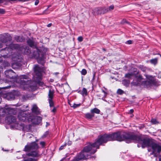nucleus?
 I'll list each match as a JSON object with an SVG mask.
<instances>
[{
    "label": "nucleus",
    "instance_id": "obj_21",
    "mask_svg": "<svg viewBox=\"0 0 161 161\" xmlns=\"http://www.w3.org/2000/svg\"><path fill=\"white\" fill-rule=\"evenodd\" d=\"M90 112L94 116V114H99L100 111L99 109L97 108H94L90 110Z\"/></svg>",
    "mask_w": 161,
    "mask_h": 161
},
{
    "label": "nucleus",
    "instance_id": "obj_17",
    "mask_svg": "<svg viewBox=\"0 0 161 161\" xmlns=\"http://www.w3.org/2000/svg\"><path fill=\"white\" fill-rule=\"evenodd\" d=\"M4 111L5 113H8L9 114H14L15 111L14 108L8 107L5 108Z\"/></svg>",
    "mask_w": 161,
    "mask_h": 161
},
{
    "label": "nucleus",
    "instance_id": "obj_25",
    "mask_svg": "<svg viewBox=\"0 0 161 161\" xmlns=\"http://www.w3.org/2000/svg\"><path fill=\"white\" fill-rule=\"evenodd\" d=\"M28 45L31 47H33L34 46V42L31 39H29L27 42Z\"/></svg>",
    "mask_w": 161,
    "mask_h": 161
},
{
    "label": "nucleus",
    "instance_id": "obj_6",
    "mask_svg": "<svg viewBox=\"0 0 161 161\" xmlns=\"http://www.w3.org/2000/svg\"><path fill=\"white\" fill-rule=\"evenodd\" d=\"M33 55L37 58L38 63L43 64L45 58V53L43 52L41 49L40 50L36 48L33 53Z\"/></svg>",
    "mask_w": 161,
    "mask_h": 161
},
{
    "label": "nucleus",
    "instance_id": "obj_22",
    "mask_svg": "<svg viewBox=\"0 0 161 161\" xmlns=\"http://www.w3.org/2000/svg\"><path fill=\"white\" fill-rule=\"evenodd\" d=\"M78 92L83 96L84 95L86 96L87 95V90L84 87L83 88L82 91L80 90Z\"/></svg>",
    "mask_w": 161,
    "mask_h": 161
},
{
    "label": "nucleus",
    "instance_id": "obj_16",
    "mask_svg": "<svg viewBox=\"0 0 161 161\" xmlns=\"http://www.w3.org/2000/svg\"><path fill=\"white\" fill-rule=\"evenodd\" d=\"M31 110L32 112L36 114H40L39 109L36 104H34L33 105Z\"/></svg>",
    "mask_w": 161,
    "mask_h": 161
},
{
    "label": "nucleus",
    "instance_id": "obj_39",
    "mask_svg": "<svg viewBox=\"0 0 161 161\" xmlns=\"http://www.w3.org/2000/svg\"><path fill=\"white\" fill-rule=\"evenodd\" d=\"M49 132L48 131H46L42 136V137L44 138L46 137L48 134Z\"/></svg>",
    "mask_w": 161,
    "mask_h": 161
},
{
    "label": "nucleus",
    "instance_id": "obj_61",
    "mask_svg": "<svg viewBox=\"0 0 161 161\" xmlns=\"http://www.w3.org/2000/svg\"><path fill=\"white\" fill-rule=\"evenodd\" d=\"M103 50L104 51H106L105 49L104 48H103Z\"/></svg>",
    "mask_w": 161,
    "mask_h": 161
},
{
    "label": "nucleus",
    "instance_id": "obj_1",
    "mask_svg": "<svg viewBox=\"0 0 161 161\" xmlns=\"http://www.w3.org/2000/svg\"><path fill=\"white\" fill-rule=\"evenodd\" d=\"M109 134H104L99 136L96 141L92 144L89 143L84 147L81 152L75 158L73 161H79L81 159H86L90 158L91 154H94L97 151V149L99 148V146L103 143H106L109 140Z\"/></svg>",
    "mask_w": 161,
    "mask_h": 161
},
{
    "label": "nucleus",
    "instance_id": "obj_11",
    "mask_svg": "<svg viewBox=\"0 0 161 161\" xmlns=\"http://www.w3.org/2000/svg\"><path fill=\"white\" fill-rule=\"evenodd\" d=\"M54 91L51 89H50L49 91L48 100L50 107L54 106V102L53 99L54 96Z\"/></svg>",
    "mask_w": 161,
    "mask_h": 161
},
{
    "label": "nucleus",
    "instance_id": "obj_35",
    "mask_svg": "<svg viewBox=\"0 0 161 161\" xmlns=\"http://www.w3.org/2000/svg\"><path fill=\"white\" fill-rule=\"evenodd\" d=\"M40 145L42 147H44L46 146V143L44 141L41 142L40 143Z\"/></svg>",
    "mask_w": 161,
    "mask_h": 161
},
{
    "label": "nucleus",
    "instance_id": "obj_42",
    "mask_svg": "<svg viewBox=\"0 0 161 161\" xmlns=\"http://www.w3.org/2000/svg\"><path fill=\"white\" fill-rule=\"evenodd\" d=\"M132 43V41L131 40H129L128 41H127L126 42V43L128 44H131Z\"/></svg>",
    "mask_w": 161,
    "mask_h": 161
},
{
    "label": "nucleus",
    "instance_id": "obj_13",
    "mask_svg": "<svg viewBox=\"0 0 161 161\" xmlns=\"http://www.w3.org/2000/svg\"><path fill=\"white\" fill-rule=\"evenodd\" d=\"M142 85L144 87L148 88L150 87L153 86H156L157 83H152L151 81L148 80H145L143 81L142 82Z\"/></svg>",
    "mask_w": 161,
    "mask_h": 161
},
{
    "label": "nucleus",
    "instance_id": "obj_57",
    "mask_svg": "<svg viewBox=\"0 0 161 161\" xmlns=\"http://www.w3.org/2000/svg\"><path fill=\"white\" fill-rule=\"evenodd\" d=\"M2 47V44L1 42H0V48H1Z\"/></svg>",
    "mask_w": 161,
    "mask_h": 161
},
{
    "label": "nucleus",
    "instance_id": "obj_33",
    "mask_svg": "<svg viewBox=\"0 0 161 161\" xmlns=\"http://www.w3.org/2000/svg\"><path fill=\"white\" fill-rule=\"evenodd\" d=\"M35 119L36 120V121H42V118L40 116H36L35 117Z\"/></svg>",
    "mask_w": 161,
    "mask_h": 161
},
{
    "label": "nucleus",
    "instance_id": "obj_20",
    "mask_svg": "<svg viewBox=\"0 0 161 161\" xmlns=\"http://www.w3.org/2000/svg\"><path fill=\"white\" fill-rule=\"evenodd\" d=\"M26 114H19L18 117L19 121H30L28 119L26 118Z\"/></svg>",
    "mask_w": 161,
    "mask_h": 161
},
{
    "label": "nucleus",
    "instance_id": "obj_23",
    "mask_svg": "<svg viewBox=\"0 0 161 161\" xmlns=\"http://www.w3.org/2000/svg\"><path fill=\"white\" fill-rule=\"evenodd\" d=\"M15 40L17 42H22L24 40V38L21 36H16L15 37Z\"/></svg>",
    "mask_w": 161,
    "mask_h": 161
},
{
    "label": "nucleus",
    "instance_id": "obj_26",
    "mask_svg": "<svg viewBox=\"0 0 161 161\" xmlns=\"http://www.w3.org/2000/svg\"><path fill=\"white\" fill-rule=\"evenodd\" d=\"M139 68L143 72H146L148 69L146 67L143 65H140L139 67Z\"/></svg>",
    "mask_w": 161,
    "mask_h": 161
},
{
    "label": "nucleus",
    "instance_id": "obj_4",
    "mask_svg": "<svg viewBox=\"0 0 161 161\" xmlns=\"http://www.w3.org/2000/svg\"><path fill=\"white\" fill-rule=\"evenodd\" d=\"M34 71L35 74V78L36 79V82L40 86H43L45 85L43 82L41 81L42 75V69L38 65H36L34 67Z\"/></svg>",
    "mask_w": 161,
    "mask_h": 161
},
{
    "label": "nucleus",
    "instance_id": "obj_40",
    "mask_svg": "<svg viewBox=\"0 0 161 161\" xmlns=\"http://www.w3.org/2000/svg\"><path fill=\"white\" fill-rule=\"evenodd\" d=\"M5 11L4 9L0 8V14H4L5 13Z\"/></svg>",
    "mask_w": 161,
    "mask_h": 161
},
{
    "label": "nucleus",
    "instance_id": "obj_31",
    "mask_svg": "<svg viewBox=\"0 0 161 161\" xmlns=\"http://www.w3.org/2000/svg\"><path fill=\"white\" fill-rule=\"evenodd\" d=\"M150 62L153 64H155L157 63V59L156 58L150 60Z\"/></svg>",
    "mask_w": 161,
    "mask_h": 161
},
{
    "label": "nucleus",
    "instance_id": "obj_43",
    "mask_svg": "<svg viewBox=\"0 0 161 161\" xmlns=\"http://www.w3.org/2000/svg\"><path fill=\"white\" fill-rule=\"evenodd\" d=\"M66 145H67V144L65 143L64 145L61 146L59 148V150H61Z\"/></svg>",
    "mask_w": 161,
    "mask_h": 161
},
{
    "label": "nucleus",
    "instance_id": "obj_63",
    "mask_svg": "<svg viewBox=\"0 0 161 161\" xmlns=\"http://www.w3.org/2000/svg\"><path fill=\"white\" fill-rule=\"evenodd\" d=\"M133 116V114H131V117H132Z\"/></svg>",
    "mask_w": 161,
    "mask_h": 161
},
{
    "label": "nucleus",
    "instance_id": "obj_8",
    "mask_svg": "<svg viewBox=\"0 0 161 161\" xmlns=\"http://www.w3.org/2000/svg\"><path fill=\"white\" fill-rule=\"evenodd\" d=\"M17 81L21 85H28L31 82V80L29 79L28 76L25 75L20 76L17 79Z\"/></svg>",
    "mask_w": 161,
    "mask_h": 161
},
{
    "label": "nucleus",
    "instance_id": "obj_56",
    "mask_svg": "<svg viewBox=\"0 0 161 161\" xmlns=\"http://www.w3.org/2000/svg\"><path fill=\"white\" fill-rule=\"evenodd\" d=\"M49 125V124L47 122H46V126L47 127L48 125Z\"/></svg>",
    "mask_w": 161,
    "mask_h": 161
},
{
    "label": "nucleus",
    "instance_id": "obj_10",
    "mask_svg": "<svg viewBox=\"0 0 161 161\" xmlns=\"http://www.w3.org/2000/svg\"><path fill=\"white\" fill-rule=\"evenodd\" d=\"M107 10L105 7H98L95 8L93 11V13L94 15L104 14L107 13Z\"/></svg>",
    "mask_w": 161,
    "mask_h": 161
},
{
    "label": "nucleus",
    "instance_id": "obj_28",
    "mask_svg": "<svg viewBox=\"0 0 161 161\" xmlns=\"http://www.w3.org/2000/svg\"><path fill=\"white\" fill-rule=\"evenodd\" d=\"M86 117L89 119H91L94 117V115L91 112L90 113H87L85 114Z\"/></svg>",
    "mask_w": 161,
    "mask_h": 161
},
{
    "label": "nucleus",
    "instance_id": "obj_64",
    "mask_svg": "<svg viewBox=\"0 0 161 161\" xmlns=\"http://www.w3.org/2000/svg\"><path fill=\"white\" fill-rule=\"evenodd\" d=\"M13 119H14H14H15V120H16L15 119H14V118Z\"/></svg>",
    "mask_w": 161,
    "mask_h": 161
},
{
    "label": "nucleus",
    "instance_id": "obj_50",
    "mask_svg": "<svg viewBox=\"0 0 161 161\" xmlns=\"http://www.w3.org/2000/svg\"><path fill=\"white\" fill-rule=\"evenodd\" d=\"M52 25V24L51 23H50V24H48V25H47V26L48 27H50Z\"/></svg>",
    "mask_w": 161,
    "mask_h": 161
},
{
    "label": "nucleus",
    "instance_id": "obj_59",
    "mask_svg": "<svg viewBox=\"0 0 161 161\" xmlns=\"http://www.w3.org/2000/svg\"><path fill=\"white\" fill-rule=\"evenodd\" d=\"M28 135H29V136H30V137H31V136H32V135L31 134H28Z\"/></svg>",
    "mask_w": 161,
    "mask_h": 161
},
{
    "label": "nucleus",
    "instance_id": "obj_15",
    "mask_svg": "<svg viewBox=\"0 0 161 161\" xmlns=\"http://www.w3.org/2000/svg\"><path fill=\"white\" fill-rule=\"evenodd\" d=\"M9 37L7 34L0 35V42H1L5 43L8 39Z\"/></svg>",
    "mask_w": 161,
    "mask_h": 161
},
{
    "label": "nucleus",
    "instance_id": "obj_29",
    "mask_svg": "<svg viewBox=\"0 0 161 161\" xmlns=\"http://www.w3.org/2000/svg\"><path fill=\"white\" fill-rule=\"evenodd\" d=\"M114 6L113 5L110 6L108 8H106V10H107V12H109L111 10L114 9Z\"/></svg>",
    "mask_w": 161,
    "mask_h": 161
},
{
    "label": "nucleus",
    "instance_id": "obj_46",
    "mask_svg": "<svg viewBox=\"0 0 161 161\" xmlns=\"http://www.w3.org/2000/svg\"><path fill=\"white\" fill-rule=\"evenodd\" d=\"M50 7V6H49L48 7V8L45 11H44L43 12V14H47L48 13H49V12H48V13H46V12L47 10L48 9V8Z\"/></svg>",
    "mask_w": 161,
    "mask_h": 161
},
{
    "label": "nucleus",
    "instance_id": "obj_2",
    "mask_svg": "<svg viewBox=\"0 0 161 161\" xmlns=\"http://www.w3.org/2000/svg\"><path fill=\"white\" fill-rule=\"evenodd\" d=\"M109 135V140L111 141H122L125 140L127 143H130L133 141L141 144L142 148L147 147L149 145V142L148 140L143 139L139 136L130 134L128 132L118 131Z\"/></svg>",
    "mask_w": 161,
    "mask_h": 161
},
{
    "label": "nucleus",
    "instance_id": "obj_47",
    "mask_svg": "<svg viewBox=\"0 0 161 161\" xmlns=\"http://www.w3.org/2000/svg\"><path fill=\"white\" fill-rule=\"evenodd\" d=\"M3 67L0 65V73L1 72L3 71Z\"/></svg>",
    "mask_w": 161,
    "mask_h": 161
},
{
    "label": "nucleus",
    "instance_id": "obj_53",
    "mask_svg": "<svg viewBox=\"0 0 161 161\" xmlns=\"http://www.w3.org/2000/svg\"><path fill=\"white\" fill-rule=\"evenodd\" d=\"M105 98V97H104L103 96V97H102V99L105 101H106L104 99Z\"/></svg>",
    "mask_w": 161,
    "mask_h": 161
},
{
    "label": "nucleus",
    "instance_id": "obj_14",
    "mask_svg": "<svg viewBox=\"0 0 161 161\" xmlns=\"http://www.w3.org/2000/svg\"><path fill=\"white\" fill-rule=\"evenodd\" d=\"M136 81L134 80V81L132 82L131 84L133 85L136 86H140L141 84L142 80L143 79L142 76L141 75H139L138 76H136Z\"/></svg>",
    "mask_w": 161,
    "mask_h": 161
},
{
    "label": "nucleus",
    "instance_id": "obj_27",
    "mask_svg": "<svg viewBox=\"0 0 161 161\" xmlns=\"http://www.w3.org/2000/svg\"><path fill=\"white\" fill-rule=\"evenodd\" d=\"M122 83L125 86H128L130 83V81L129 80H124L122 81Z\"/></svg>",
    "mask_w": 161,
    "mask_h": 161
},
{
    "label": "nucleus",
    "instance_id": "obj_51",
    "mask_svg": "<svg viewBox=\"0 0 161 161\" xmlns=\"http://www.w3.org/2000/svg\"><path fill=\"white\" fill-rule=\"evenodd\" d=\"M10 86H5V87H3V88H3V89H7V88H9L10 87Z\"/></svg>",
    "mask_w": 161,
    "mask_h": 161
},
{
    "label": "nucleus",
    "instance_id": "obj_55",
    "mask_svg": "<svg viewBox=\"0 0 161 161\" xmlns=\"http://www.w3.org/2000/svg\"><path fill=\"white\" fill-rule=\"evenodd\" d=\"M151 121H157V119H152Z\"/></svg>",
    "mask_w": 161,
    "mask_h": 161
},
{
    "label": "nucleus",
    "instance_id": "obj_41",
    "mask_svg": "<svg viewBox=\"0 0 161 161\" xmlns=\"http://www.w3.org/2000/svg\"><path fill=\"white\" fill-rule=\"evenodd\" d=\"M102 93L103 94V96L104 97H105L107 94V93L105 92L103 90L102 91Z\"/></svg>",
    "mask_w": 161,
    "mask_h": 161
},
{
    "label": "nucleus",
    "instance_id": "obj_36",
    "mask_svg": "<svg viewBox=\"0 0 161 161\" xmlns=\"http://www.w3.org/2000/svg\"><path fill=\"white\" fill-rule=\"evenodd\" d=\"M117 92L118 94H122L123 93L124 91L122 90L119 89L118 90Z\"/></svg>",
    "mask_w": 161,
    "mask_h": 161
},
{
    "label": "nucleus",
    "instance_id": "obj_48",
    "mask_svg": "<svg viewBox=\"0 0 161 161\" xmlns=\"http://www.w3.org/2000/svg\"><path fill=\"white\" fill-rule=\"evenodd\" d=\"M134 112V110L133 109H131L130 110L129 113H130L131 114Z\"/></svg>",
    "mask_w": 161,
    "mask_h": 161
},
{
    "label": "nucleus",
    "instance_id": "obj_60",
    "mask_svg": "<svg viewBox=\"0 0 161 161\" xmlns=\"http://www.w3.org/2000/svg\"><path fill=\"white\" fill-rule=\"evenodd\" d=\"M2 150H3V151H7V150H4V149H3V148H2Z\"/></svg>",
    "mask_w": 161,
    "mask_h": 161
},
{
    "label": "nucleus",
    "instance_id": "obj_37",
    "mask_svg": "<svg viewBox=\"0 0 161 161\" xmlns=\"http://www.w3.org/2000/svg\"><path fill=\"white\" fill-rule=\"evenodd\" d=\"M3 83H6V81L4 79H2L0 77V84H2Z\"/></svg>",
    "mask_w": 161,
    "mask_h": 161
},
{
    "label": "nucleus",
    "instance_id": "obj_54",
    "mask_svg": "<svg viewBox=\"0 0 161 161\" xmlns=\"http://www.w3.org/2000/svg\"><path fill=\"white\" fill-rule=\"evenodd\" d=\"M152 123V124H156V122H157V121H151Z\"/></svg>",
    "mask_w": 161,
    "mask_h": 161
},
{
    "label": "nucleus",
    "instance_id": "obj_62",
    "mask_svg": "<svg viewBox=\"0 0 161 161\" xmlns=\"http://www.w3.org/2000/svg\"><path fill=\"white\" fill-rule=\"evenodd\" d=\"M95 73H94V75H93V77H95Z\"/></svg>",
    "mask_w": 161,
    "mask_h": 161
},
{
    "label": "nucleus",
    "instance_id": "obj_52",
    "mask_svg": "<svg viewBox=\"0 0 161 161\" xmlns=\"http://www.w3.org/2000/svg\"><path fill=\"white\" fill-rule=\"evenodd\" d=\"M3 61L2 58L1 57H0V62H2Z\"/></svg>",
    "mask_w": 161,
    "mask_h": 161
},
{
    "label": "nucleus",
    "instance_id": "obj_32",
    "mask_svg": "<svg viewBox=\"0 0 161 161\" xmlns=\"http://www.w3.org/2000/svg\"><path fill=\"white\" fill-rule=\"evenodd\" d=\"M133 75L132 73H128L125 75V77L130 78Z\"/></svg>",
    "mask_w": 161,
    "mask_h": 161
},
{
    "label": "nucleus",
    "instance_id": "obj_18",
    "mask_svg": "<svg viewBox=\"0 0 161 161\" xmlns=\"http://www.w3.org/2000/svg\"><path fill=\"white\" fill-rule=\"evenodd\" d=\"M4 111L5 113H8L9 114H14L15 111L14 108L8 107L5 108Z\"/></svg>",
    "mask_w": 161,
    "mask_h": 161
},
{
    "label": "nucleus",
    "instance_id": "obj_24",
    "mask_svg": "<svg viewBox=\"0 0 161 161\" xmlns=\"http://www.w3.org/2000/svg\"><path fill=\"white\" fill-rule=\"evenodd\" d=\"M21 57L20 56L14 55L13 56V59L14 61H20Z\"/></svg>",
    "mask_w": 161,
    "mask_h": 161
},
{
    "label": "nucleus",
    "instance_id": "obj_44",
    "mask_svg": "<svg viewBox=\"0 0 161 161\" xmlns=\"http://www.w3.org/2000/svg\"><path fill=\"white\" fill-rule=\"evenodd\" d=\"M39 0H36L35 2V5H38V4L39 3Z\"/></svg>",
    "mask_w": 161,
    "mask_h": 161
},
{
    "label": "nucleus",
    "instance_id": "obj_58",
    "mask_svg": "<svg viewBox=\"0 0 161 161\" xmlns=\"http://www.w3.org/2000/svg\"><path fill=\"white\" fill-rule=\"evenodd\" d=\"M123 23H125V22H126V20L125 19H123Z\"/></svg>",
    "mask_w": 161,
    "mask_h": 161
},
{
    "label": "nucleus",
    "instance_id": "obj_7",
    "mask_svg": "<svg viewBox=\"0 0 161 161\" xmlns=\"http://www.w3.org/2000/svg\"><path fill=\"white\" fill-rule=\"evenodd\" d=\"M151 146L152 149V154H154L155 156H159V161H161V146L155 143H152Z\"/></svg>",
    "mask_w": 161,
    "mask_h": 161
},
{
    "label": "nucleus",
    "instance_id": "obj_38",
    "mask_svg": "<svg viewBox=\"0 0 161 161\" xmlns=\"http://www.w3.org/2000/svg\"><path fill=\"white\" fill-rule=\"evenodd\" d=\"M77 39L78 41L79 42H81L83 41V38L82 36H80L78 37Z\"/></svg>",
    "mask_w": 161,
    "mask_h": 161
},
{
    "label": "nucleus",
    "instance_id": "obj_34",
    "mask_svg": "<svg viewBox=\"0 0 161 161\" xmlns=\"http://www.w3.org/2000/svg\"><path fill=\"white\" fill-rule=\"evenodd\" d=\"M81 73L82 75H85L87 74V71L85 69H83L81 71Z\"/></svg>",
    "mask_w": 161,
    "mask_h": 161
},
{
    "label": "nucleus",
    "instance_id": "obj_45",
    "mask_svg": "<svg viewBox=\"0 0 161 161\" xmlns=\"http://www.w3.org/2000/svg\"><path fill=\"white\" fill-rule=\"evenodd\" d=\"M56 110V109L55 107H54L53 109L52 110V111L53 113H55Z\"/></svg>",
    "mask_w": 161,
    "mask_h": 161
},
{
    "label": "nucleus",
    "instance_id": "obj_3",
    "mask_svg": "<svg viewBox=\"0 0 161 161\" xmlns=\"http://www.w3.org/2000/svg\"><path fill=\"white\" fill-rule=\"evenodd\" d=\"M0 121V124H3L5 125L6 129L10 128L11 129H16L19 130L22 129L24 131L26 132L29 131L31 129V127L34 124H36L38 121H34V123L31 124H28L25 125L22 123L21 121Z\"/></svg>",
    "mask_w": 161,
    "mask_h": 161
},
{
    "label": "nucleus",
    "instance_id": "obj_5",
    "mask_svg": "<svg viewBox=\"0 0 161 161\" xmlns=\"http://www.w3.org/2000/svg\"><path fill=\"white\" fill-rule=\"evenodd\" d=\"M11 47L13 49H15L16 51L21 53H23L26 55L29 54L31 52V50L29 47L26 46H21L18 44H12L11 45Z\"/></svg>",
    "mask_w": 161,
    "mask_h": 161
},
{
    "label": "nucleus",
    "instance_id": "obj_9",
    "mask_svg": "<svg viewBox=\"0 0 161 161\" xmlns=\"http://www.w3.org/2000/svg\"><path fill=\"white\" fill-rule=\"evenodd\" d=\"M12 44H10L9 47L3 48L1 50V55L2 57L4 58L7 57L8 54L12 53V50H16V49H13L11 47V45Z\"/></svg>",
    "mask_w": 161,
    "mask_h": 161
},
{
    "label": "nucleus",
    "instance_id": "obj_12",
    "mask_svg": "<svg viewBox=\"0 0 161 161\" xmlns=\"http://www.w3.org/2000/svg\"><path fill=\"white\" fill-rule=\"evenodd\" d=\"M4 73L7 77L10 79H14L15 73L12 69L7 70Z\"/></svg>",
    "mask_w": 161,
    "mask_h": 161
},
{
    "label": "nucleus",
    "instance_id": "obj_19",
    "mask_svg": "<svg viewBox=\"0 0 161 161\" xmlns=\"http://www.w3.org/2000/svg\"><path fill=\"white\" fill-rule=\"evenodd\" d=\"M144 75L145 76L146 78L149 80V81H151L152 83H157L155 80L154 77L153 76L146 74H145Z\"/></svg>",
    "mask_w": 161,
    "mask_h": 161
},
{
    "label": "nucleus",
    "instance_id": "obj_49",
    "mask_svg": "<svg viewBox=\"0 0 161 161\" xmlns=\"http://www.w3.org/2000/svg\"><path fill=\"white\" fill-rule=\"evenodd\" d=\"M67 144L68 145H70L72 144V142L70 141H69Z\"/></svg>",
    "mask_w": 161,
    "mask_h": 161
},
{
    "label": "nucleus",
    "instance_id": "obj_30",
    "mask_svg": "<svg viewBox=\"0 0 161 161\" xmlns=\"http://www.w3.org/2000/svg\"><path fill=\"white\" fill-rule=\"evenodd\" d=\"M69 104L71 107H73L74 108H76L78 107L79 106H80V103L78 104H75V103H74L73 105L70 103H69Z\"/></svg>",
    "mask_w": 161,
    "mask_h": 161
}]
</instances>
